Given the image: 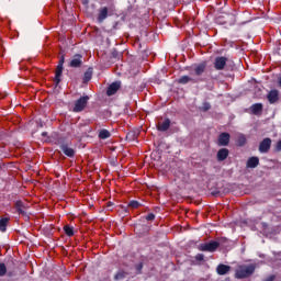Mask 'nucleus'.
<instances>
[{
  "mask_svg": "<svg viewBox=\"0 0 281 281\" xmlns=\"http://www.w3.org/2000/svg\"><path fill=\"white\" fill-rule=\"evenodd\" d=\"M213 67L216 71H223V69H227V57L225 56L215 57Z\"/></svg>",
  "mask_w": 281,
  "mask_h": 281,
  "instance_id": "obj_7",
  "label": "nucleus"
},
{
  "mask_svg": "<svg viewBox=\"0 0 281 281\" xmlns=\"http://www.w3.org/2000/svg\"><path fill=\"white\" fill-rule=\"evenodd\" d=\"M57 146H59L61 153H64V155H66V157H75L76 156V149L71 148V146H69V142H67V139H65V137H59L56 140Z\"/></svg>",
  "mask_w": 281,
  "mask_h": 281,
  "instance_id": "obj_2",
  "label": "nucleus"
},
{
  "mask_svg": "<svg viewBox=\"0 0 281 281\" xmlns=\"http://www.w3.org/2000/svg\"><path fill=\"white\" fill-rule=\"evenodd\" d=\"M8 273V267H5V263H0V278H3Z\"/></svg>",
  "mask_w": 281,
  "mask_h": 281,
  "instance_id": "obj_29",
  "label": "nucleus"
},
{
  "mask_svg": "<svg viewBox=\"0 0 281 281\" xmlns=\"http://www.w3.org/2000/svg\"><path fill=\"white\" fill-rule=\"evenodd\" d=\"M127 207H131V210H137L138 207H142V203L137 200H132L128 202Z\"/></svg>",
  "mask_w": 281,
  "mask_h": 281,
  "instance_id": "obj_25",
  "label": "nucleus"
},
{
  "mask_svg": "<svg viewBox=\"0 0 281 281\" xmlns=\"http://www.w3.org/2000/svg\"><path fill=\"white\" fill-rule=\"evenodd\" d=\"M216 249H218V243L216 240H211L199 246V251H207L209 254H214Z\"/></svg>",
  "mask_w": 281,
  "mask_h": 281,
  "instance_id": "obj_6",
  "label": "nucleus"
},
{
  "mask_svg": "<svg viewBox=\"0 0 281 281\" xmlns=\"http://www.w3.org/2000/svg\"><path fill=\"white\" fill-rule=\"evenodd\" d=\"M279 87H281V77L279 78Z\"/></svg>",
  "mask_w": 281,
  "mask_h": 281,
  "instance_id": "obj_38",
  "label": "nucleus"
},
{
  "mask_svg": "<svg viewBox=\"0 0 281 281\" xmlns=\"http://www.w3.org/2000/svg\"><path fill=\"white\" fill-rule=\"evenodd\" d=\"M280 99L278 90H271L268 93V102H270V104H276V102H278V100Z\"/></svg>",
  "mask_w": 281,
  "mask_h": 281,
  "instance_id": "obj_17",
  "label": "nucleus"
},
{
  "mask_svg": "<svg viewBox=\"0 0 281 281\" xmlns=\"http://www.w3.org/2000/svg\"><path fill=\"white\" fill-rule=\"evenodd\" d=\"M109 19V8L108 7H102L98 10V16L97 21L98 23H104Z\"/></svg>",
  "mask_w": 281,
  "mask_h": 281,
  "instance_id": "obj_10",
  "label": "nucleus"
},
{
  "mask_svg": "<svg viewBox=\"0 0 281 281\" xmlns=\"http://www.w3.org/2000/svg\"><path fill=\"white\" fill-rule=\"evenodd\" d=\"M229 271H232V267L225 263H220L216 267V273L217 276H227V273H229Z\"/></svg>",
  "mask_w": 281,
  "mask_h": 281,
  "instance_id": "obj_13",
  "label": "nucleus"
},
{
  "mask_svg": "<svg viewBox=\"0 0 281 281\" xmlns=\"http://www.w3.org/2000/svg\"><path fill=\"white\" fill-rule=\"evenodd\" d=\"M64 232L66 236H69V237L74 236V227L69 225L64 226Z\"/></svg>",
  "mask_w": 281,
  "mask_h": 281,
  "instance_id": "obj_27",
  "label": "nucleus"
},
{
  "mask_svg": "<svg viewBox=\"0 0 281 281\" xmlns=\"http://www.w3.org/2000/svg\"><path fill=\"white\" fill-rule=\"evenodd\" d=\"M179 85H188V82H192V78L189 76H182L178 80Z\"/></svg>",
  "mask_w": 281,
  "mask_h": 281,
  "instance_id": "obj_26",
  "label": "nucleus"
},
{
  "mask_svg": "<svg viewBox=\"0 0 281 281\" xmlns=\"http://www.w3.org/2000/svg\"><path fill=\"white\" fill-rule=\"evenodd\" d=\"M258 166H260V158L256 156L248 158L246 162L247 168H258Z\"/></svg>",
  "mask_w": 281,
  "mask_h": 281,
  "instance_id": "obj_14",
  "label": "nucleus"
},
{
  "mask_svg": "<svg viewBox=\"0 0 281 281\" xmlns=\"http://www.w3.org/2000/svg\"><path fill=\"white\" fill-rule=\"evenodd\" d=\"M250 111L254 115L262 113V103H255L250 106Z\"/></svg>",
  "mask_w": 281,
  "mask_h": 281,
  "instance_id": "obj_21",
  "label": "nucleus"
},
{
  "mask_svg": "<svg viewBox=\"0 0 281 281\" xmlns=\"http://www.w3.org/2000/svg\"><path fill=\"white\" fill-rule=\"evenodd\" d=\"M215 243L218 244V247H222L223 249H225V247H227V245H229V239H227L225 237H221L217 240H215Z\"/></svg>",
  "mask_w": 281,
  "mask_h": 281,
  "instance_id": "obj_24",
  "label": "nucleus"
},
{
  "mask_svg": "<svg viewBox=\"0 0 281 281\" xmlns=\"http://www.w3.org/2000/svg\"><path fill=\"white\" fill-rule=\"evenodd\" d=\"M227 157H229V149L221 148L217 151V161H225V159H227Z\"/></svg>",
  "mask_w": 281,
  "mask_h": 281,
  "instance_id": "obj_16",
  "label": "nucleus"
},
{
  "mask_svg": "<svg viewBox=\"0 0 281 281\" xmlns=\"http://www.w3.org/2000/svg\"><path fill=\"white\" fill-rule=\"evenodd\" d=\"M89 95L80 97L78 100L75 101V106L72 111L75 113H82L85 109H87V104H89Z\"/></svg>",
  "mask_w": 281,
  "mask_h": 281,
  "instance_id": "obj_5",
  "label": "nucleus"
},
{
  "mask_svg": "<svg viewBox=\"0 0 281 281\" xmlns=\"http://www.w3.org/2000/svg\"><path fill=\"white\" fill-rule=\"evenodd\" d=\"M111 137V132L109 130H100L99 131V139H109Z\"/></svg>",
  "mask_w": 281,
  "mask_h": 281,
  "instance_id": "obj_23",
  "label": "nucleus"
},
{
  "mask_svg": "<svg viewBox=\"0 0 281 281\" xmlns=\"http://www.w3.org/2000/svg\"><path fill=\"white\" fill-rule=\"evenodd\" d=\"M229 139H232V135H229V133H221L217 138V146H229Z\"/></svg>",
  "mask_w": 281,
  "mask_h": 281,
  "instance_id": "obj_9",
  "label": "nucleus"
},
{
  "mask_svg": "<svg viewBox=\"0 0 281 281\" xmlns=\"http://www.w3.org/2000/svg\"><path fill=\"white\" fill-rule=\"evenodd\" d=\"M42 137H47V132H43Z\"/></svg>",
  "mask_w": 281,
  "mask_h": 281,
  "instance_id": "obj_36",
  "label": "nucleus"
},
{
  "mask_svg": "<svg viewBox=\"0 0 281 281\" xmlns=\"http://www.w3.org/2000/svg\"><path fill=\"white\" fill-rule=\"evenodd\" d=\"M274 150H276V153H281V139L274 146Z\"/></svg>",
  "mask_w": 281,
  "mask_h": 281,
  "instance_id": "obj_33",
  "label": "nucleus"
},
{
  "mask_svg": "<svg viewBox=\"0 0 281 281\" xmlns=\"http://www.w3.org/2000/svg\"><path fill=\"white\" fill-rule=\"evenodd\" d=\"M245 144H247V136H245V134H239L236 139V146L243 148Z\"/></svg>",
  "mask_w": 281,
  "mask_h": 281,
  "instance_id": "obj_22",
  "label": "nucleus"
},
{
  "mask_svg": "<svg viewBox=\"0 0 281 281\" xmlns=\"http://www.w3.org/2000/svg\"><path fill=\"white\" fill-rule=\"evenodd\" d=\"M111 56L112 58H116L117 60H120V58H122V53H120L116 48H113L111 52Z\"/></svg>",
  "mask_w": 281,
  "mask_h": 281,
  "instance_id": "obj_28",
  "label": "nucleus"
},
{
  "mask_svg": "<svg viewBox=\"0 0 281 281\" xmlns=\"http://www.w3.org/2000/svg\"><path fill=\"white\" fill-rule=\"evenodd\" d=\"M137 273H142V269H144V263L139 262L135 266Z\"/></svg>",
  "mask_w": 281,
  "mask_h": 281,
  "instance_id": "obj_32",
  "label": "nucleus"
},
{
  "mask_svg": "<svg viewBox=\"0 0 281 281\" xmlns=\"http://www.w3.org/2000/svg\"><path fill=\"white\" fill-rule=\"evenodd\" d=\"M69 67H71L72 69H78L82 67V55L80 54L74 55L72 59L69 63Z\"/></svg>",
  "mask_w": 281,
  "mask_h": 281,
  "instance_id": "obj_12",
  "label": "nucleus"
},
{
  "mask_svg": "<svg viewBox=\"0 0 281 281\" xmlns=\"http://www.w3.org/2000/svg\"><path fill=\"white\" fill-rule=\"evenodd\" d=\"M256 272V266L254 263L250 265H241L235 271L236 280H245V278H250Z\"/></svg>",
  "mask_w": 281,
  "mask_h": 281,
  "instance_id": "obj_1",
  "label": "nucleus"
},
{
  "mask_svg": "<svg viewBox=\"0 0 281 281\" xmlns=\"http://www.w3.org/2000/svg\"><path fill=\"white\" fill-rule=\"evenodd\" d=\"M195 260H198V262H203V260H205V256L203 254H198L195 256Z\"/></svg>",
  "mask_w": 281,
  "mask_h": 281,
  "instance_id": "obj_31",
  "label": "nucleus"
},
{
  "mask_svg": "<svg viewBox=\"0 0 281 281\" xmlns=\"http://www.w3.org/2000/svg\"><path fill=\"white\" fill-rule=\"evenodd\" d=\"M271 150V138H263L259 144V153H269Z\"/></svg>",
  "mask_w": 281,
  "mask_h": 281,
  "instance_id": "obj_11",
  "label": "nucleus"
},
{
  "mask_svg": "<svg viewBox=\"0 0 281 281\" xmlns=\"http://www.w3.org/2000/svg\"><path fill=\"white\" fill-rule=\"evenodd\" d=\"M121 88H122V81L112 82L106 89V95L109 97L115 95Z\"/></svg>",
  "mask_w": 281,
  "mask_h": 281,
  "instance_id": "obj_8",
  "label": "nucleus"
},
{
  "mask_svg": "<svg viewBox=\"0 0 281 281\" xmlns=\"http://www.w3.org/2000/svg\"><path fill=\"white\" fill-rule=\"evenodd\" d=\"M8 225H10V217L0 218V232L5 233L8 231Z\"/></svg>",
  "mask_w": 281,
  "mask_h": 281,
  "instance_id": "obj_19",
  "label": "nucleus"
},
{
  "mask_svg": "<svg viewBox=\"0 0 281 281\" xmlns=\"http://www.w3.org/2000/svg\"><path fill=\"white\" fill-rule=\"evenodd\" d=\"M273 280H276V274H270L269 277L263 279V281H273Z\"/></svg>",
  "mask_w": 281,
  "mask_h": 281,
  "instance_id": "obj_35",
  "label": "nucleus"
},
{
  "mask_svg": "<svg viewBox=\"0 0 281 281\" xmlns=\"http://www.w3.org/2000/svg\"><path fill=\"white\" fill-rule=\"evenodd\" d=\"M15 212H18L19 216H23L24 218H30L27 212L30 210V203L25 200H18L14 203Z\"/></svg>",
  "mask_w": 281,
  "mask_h": 281,
  "instance_id": "obj_3",
  "label": "nucleus"
},
{
  "mask_svg": "<svg viewBox=\"0 0 281 281\" xmlns=\"http://www.w3.org/2000/svg\"><path fill=\"white\" fill-rule=\"evenodd\" d=\"M91 78H93V68L89 67L87 71L83 74V79H82L83 85H87L88 82H90Z\"/></svg>",
  "mask_w": 281,
  "mask_h": 281,
  "instance_id": "obj_18",
  "label": "nucleus"
},
{
  "mask_svg": "<svg viewBox=\"0 0 281 281\" xmlns=\"http://www.w3.org/2000/svg\"><path fill=\"white\" fill-rule=\"evenodd\" d=\"M145 218H146L147 221H153V220L155 218V215H154V213H149V214H147V215L145 216Z\"/></svg>",
  "mask_w": 281,
  "mask_h": 281,
  "instance_id": "obj_34",
  "label": "nucleus"
},
{
  "mask_svg": "<svg viewBox=\"0 0 281 281\" xmlns=\"http://www.w3.org/2000/svg\"><path fill=\"white\" fill-rule=\"evenodd\" d=\"M112 205H113V203L110 202V203L108 204V207H112Z\"/></svg>",
  "mask_w": 281,
  "mask_h": 281,
  "instance_id": "obj_37",
  "label": "nucleus"
},
{
  "mask_svg": "<svg viewBox=\"0 0 281 281\" xmlns=\"http://www.w3.org/2000/svg\"><path fill=\"white\" fill-rule=\"evenodd\" d=\"M210 109H212V105L210 104V102H204L200 108V111H203V113H206V111H210Z\"/></svg>",
  "mask_w": 281,
  "mask_h": 281,
  "instance_id": "obj_30",
  "label": "nucleus"
},
{
  "mask_svg": "<svg viewBox=\"0 0 281 281\" xmlns=\"http://www.w3.org/2000/svg\"><path fill=\"white\" fill-rule=\"evenodd\" d=\"M64 65H65V55H61L55 71V77H54L55 87H58V85H60V81H61L60 78H63Z\"/></svg>",
  "mask_w": 281,
  "mask_h": 281,
  "instance_id": "obj_4",
  "label": "nucleus"
},
{
  "mask_svg": "<svg viewBox=\"0 0 281 281\" xmlns=\"http://www.w3.org/2000/svg\"><path fill=\"white\" fill-rule=\"evenodd\" d=\"M170 119H165L162 123H158L157 130L160 131V133H166L170 128Z\"/></svg>",
  "mask_w": 281,
  "mask_h": 281,
  "instance_id": "obj_15",
  "label": "nucleus"
},
{
  "mask_svg": "<svg viewBox=\"0 0 281 281\" xmlns=\"http://www.w3.org/2000/svg\"><path fill=\"white\" fill-rule=\"evenodd\" d=\"M207 67V64L201 63L194 68L195 76H203L205 68Z\"/></svg>",
  "mask_w": 281,
  "mask_h": 281,
  "instance_id": "obj_20",
  "label": "nucleus"
},
{
  "mask_svg": "<svg viewBox=\"0 0 281 281\" xmlns=\"http://www.w3.org/2000/svg\"><path fill=\"white\" fill-rule=\"evenodd\" d=\"M117 278H119V277H117V274H116V276H115V280H117Z\"/></svg>",
  "mask_w": 281,
  "mask_h": 281,
  "instance_id": "obj_39",
  "label": "nucleus"
}]
</instances>
